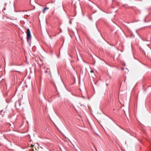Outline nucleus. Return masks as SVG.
I'll return each instance as SVG.
<instances>
[{"label":"nucleus","mask_w":151,"mask_h":151,"mask_svg":"<svg viewBox=\"0 0 151 151\" xmlns=\"http://www.w3.org/2000/svg\"><path fill=\"white\" fill-rule=\"evenodd\" d=\"M124 69V68H122L121 69V70H123Z\"/></svg>","instance_id":"obj_5"},{"label":"nucleus","mask_w":151,"mask_h":151,"mask_svg":"<svg viewBox=\"0 0 151 151\" xmlns=\"http://www.w3.org/2000/svg\"><path fill=\"white\" fill-rule=\"evenodd\" d=\"M39 93H40V91H39Z\"/></svg>","instance_id":"obj_13"},{"label":"nucleus","mask_w":151,"mask_h":151,"mask_svg":"<svg viewBox=\"0 0 151 151\" xmlns=\"http://www.w3.org/2000/svg\"><path fill=\"white\" fill-rule=\"evenodd\" d=\"M51 3H54V1H53V2H51Z\"/></svg>","instance_id":"obj_12"},{"label":"nucleus","mask_w":151,"mask_h":151,"mask_svg":"<svg viewBox=\"0 0 151 151\" xmlns=\"http://www.w3.org/2000/svg\"><path fill=\"white\" fill-rule=\"evenodd\" d=\"M45 73H47V70H46V71H45Z\"/></svg>","instance_id":"obj_6"},{"label":"nucleus","mask_w":151,"mask_h":151,"mask_svg":"<svg viewBox=\"0 0 151 151\" xmlns=\"http://www.w3.org/2000/svg\"><path fill=\"white\" fill-rule=\"evenodd\" d=\"M3 111V110H2L1 111H0V114L2 116H4V113L5 112L4 111V112H3L4 114H3L2 113V112Z\"/></svg>","instance_id":"obj_3"},{"label":"nucleus","mask_w":151,"mask_h":151,"mask_svg":"<svg viewBox=\"0 0 151 151\" xmlns=\"http://www.w3.org/2000/svg\"><path fill=\"white\" fill-rule=\"evenodd\" d=\"M49 8L47 7H46L45 8L42 10V12L44 13V12L46 10V9H49Z\"/></svg>","instance_id":"obj_2"},{"label":"nucleus","mask_w":151,"mask_h":151,"mask_svg":"<svg viewBox=\"0 0 151 151\" xmlns=\"http://www.w3.org/2000/svg\"><path fill=\"white\" fill-rule=\"evenodd\" d=\"M142 51L143 52L145 55L146 56V53L145 52H144L142 50Z\"/></svg>","instance_id":"obj_4"},{"label":"nucleus","mask_w":151,"mask_h":151,"mask_svg":"<svg viewBox=\"0 0 151 151\" xmlns=\"http://www.w3.org/2000/svg\"><path fill=\"white\" fill-rule=\"evenodd\" d=\"M90 72L91 73H93V71L92 70H91V71H90Z\"/></svg>","instance_id":"obj_7"},{"label":"nucleus","mask_w":151,"mask_h":151,"mask_svg":"<svg viewBox=\"0 0 151 151\" xmlns=\"http://www.w3.org/2000/svg\"><path fill=\"white\" fill-rule=\"evenodd\" d=\"M142 40L143 41H145V40H143V39H142Z\"/></svg>","instance_id":"obj_10"},{"label":"nucleus","mask_w":151,"mask_h":151,"mask_svg":"<svg viewBox=\"0 0 151 151\" xmlns=\"http://www.w3.org/2000/svg\"><path fill=\"white\" fill-rule=\"evenodd\" d=\"M109 85V83H107V84H106V86H108Z\"/></svg>","instance_id":"obj_9"},{"label":"nucleus","mask_w":151,"mask_h":151,"mask_svg":"<svg viewBox=\"0 0 151 151\" xmlns=\"http://www.w3.org/2000/svg\"><path fill=\"white\" fill-rule=\"evenodd\" d=\"M69 23L70 24H71V22L70 21Z\"/></svg>","instance_id":"obj_8"},{"label":"nucleus","mask_w":151,"mask_h":151,"mask_svg":"<svg viewBox=\"0 0 151 151\" xmlns=\"http://www.w3.org/2000/svg\"><path fill=\"white\" fill-rule=\"evenodd\" d=\"M138 147H139V148H140V147H139V146H138Z\"/></svg>","instance_id":"obj_14"},{"label":"nucleus","mask_w":151,"mask_h":151,"mask_svg":"<svg viewBox=\"0 0 151 151\" xmlns=\"http://www.w3.org/2000/svg\"><path fill=\"white\" fill-rule=\"evenodd\" d=\"M27 40L28 42L31 40L32 37L31 34V32L30 29H27L26 32Z\"/></svg>","instance_id":"obj_1"},{"label":"nucleus","mask_w":151,"mask_h":151,"mask_svg":"<svg viewBox=\"0 0 151 151\" xmlns=\"http://www.w3.org/2000/svg\"><path fill=\"white\" fill-rule=\"evenodd\" d=\"M34 146V145H32V147H33Z\"/></svg>","instance_id":"obj_11"}]
</instances>
